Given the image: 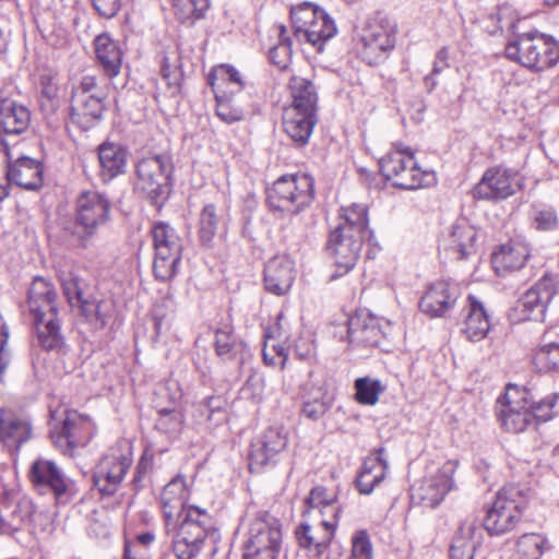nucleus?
<instances>
[{"mask_svg": "<svg viewBox=\"0 0 559 559\" xmlns=\"http://www.w3.org/2000/svg\"><path fill=\"white\" fill-rule=\"evenodd\" d=\"M111 218V201L98 190L81 191L73 204V215L59 221L60 237L64 242L86 248L98 230Z\"/></svg>", "mask_w": 559, "mask_h": 559, "instance_id": "f257e3e1", "label": "nucleus"}, {"mask_svg": "<svg viewBox=\"0 0 559 559\" xmlns=\"http://www.w3.org/2000/svg\"><path fill=\"white\" fill-rule=\"evenodd\" d=\"M241 525L245 530L242 559H277L283 539L277 518L262 510L247 512Z\"/></svg>", "mask_w": 559, "mask_h": 559, "instance_id": "f03ea898", "label": "nucleus"}, {"mask_svg": "<svg viewBox=\"0 0 559 559\" xmlns=\"http://www.w3.org/2000/svg\"><path fill=\"white\" fill-rule=\"evenodd\" d=\"M504 53L509 60L540 72L559 62V41L538 32L523 33L507 44Z\"/></svg>", "mask_w": 559, "mask_h": 559, "instance_id": "7ed1b4c3", "label": "nucleus"}, {"mask_svg": "<svg viewBox=\"0 0 559 559\" xmlns=\"http://www.w3.org/2000/svg\"><path fill=\"white\" fill-rule=\"evenodd\" d=\"M397 23L386 13L369 15L358 32L360 56L370 66L386 60L396 45Z\"/></svg>", "mask_w": 559, "mask_h": 559, "instance_id": "20e7f679", "label": "nucleus"}, {"mask_svg": "<svg viewBox=\"0 0 559 559\" xmlns=\"http://www.w3.org/2000/svg\"><path fill=\"white\" fill-rule=\"evenodd\" d=\"M181 523L171 521L173 551L178 559H193L201 550L209 531L213 527L212 516L206 510L189 506L178 515Z\"/></svg>", "mask_w": 559, "mask_h": 559, "instance_id": "39448f33", "label": "nucleus"}, {"mask_svg": "<svg viewBox=\"0 0 559 559\" xmlns=\"http://www.w3.org/2000/svg\"><path fill=\"white\" fill-rule=\"evenodd\" d=\"M267 203L272 211L297 215L314 198L313 180L308 175H284L267 189Z\"/></svg>", "mask_w": 559, "mask_h": 559, "instance_id": "423d86ee", "label": "nucleus"}, {"mask_svg": "<svg viewBox=\"0 0 559 559\" xmlns=\"http://www.w3.org/2000/svg\"><path fill=\"white\" fill-rule=\"evenodd\" d=\"M136 186L151 200L162 206L168 199L174 174L173 158L168 154L143 157L136 163Z\"/></svg>", "mask_w": 559, "mask_h": 559, "instance_id": "0eeeda50", "label": "nucleus"}, {"mask_svg": "<svg viewBox=\"0 0 559 559\" xmlns=\"http://www.w3.org/2000/svg\"><path fill=\"white\" fill-rule=\"evenodd\" d=\"M28 479L36 492L51 496L57 506L68 504L78 493L75 481L48 459L38 457L32 463Z\"/></svg>", "mask_w": 559, "mask_h": 559, "instance_id": "6e6552de", "label": "nucleus"}, {"mask_svg": "<svg viewBox=\"0 0 559 559\" xmlns=\"http://www.w3.org/2000/svg\"><path fill=\"white\" fill-rule=\"evenodd\" d=\"M526 499L514 486L502 488L484 519L483 531L502 535L515 527L526 508Z\"/></svg>", "mask_w": 559, "mask_h": 559, "instance_id": "1a4fd4ad", "label": "nucleus"}, {"mask_svg": "<svg viewBox=\"0 0 559 559\" xmlns=\"http://www.w3.org/2000/svg\"><path fill=\"white\" fill-rule=\"evenodd\" d=\"M133 463L131 448L111 447L99 460L92 479L102 497H112Z\"/></svg>", "mask_w": 559, "mask_h": 559, "instance_id": "9d476101", "label": "nucleus"}, {"mask_svg": "<svg viewBox=\"0 0 559 559\" xmlns=\"http://www.w3.org/2000/svg\"><path fill=\"white\" fill-rule=\"evenodd\" d=\"M338 520L321 516H302V521L295 530L298 545L306 549L311 556L320 557L330 546Z\"/></svg>", "mask_w": 559, "mask_h": 559, "instance_id": "9b49d317", "label": "nucleus"}, {"mask_svg": "<svg viewBox=\"0 0 559 559\" xmlns=\"http://www.w3.org/2000/svg\"><path fill=\"white\" fill-rule=\"evenodd\" d=\"M456 466V462L448 461L433 475L426 477L417 487H413L412 502L430 509L438 507L454 487L453 475Z\"/></svg>", "mask_w": 559, "mask_h": 559, "instance_id": "f8f14e48", "label": "nucleus"}, {"mask_svg": "<svg viewBox=\"0 0 559 559\" xmlns=\"http://www.w3.org/2000/svg\"><path fill=\"white\" fill-rule=\"evenodd\" d=\"M366 237L334 229L329 236L326 251L332 258L336 271L331 280L347 274L356 265Z\"/></svg>", "mask_w": 559, "mask_h": 559, "instance_id": "ddd939ff", "label": "nucleus"}, {"mask_svg": "<svg viewBox=\"0 0 559 559\" xmlns=\"http://www.w3.org/2000/svg\"><path fill=\"white\" fill-rule=\"evenodd\" d=\"M558 288L557 276L548 274L528 288L518 301V309L523 314V319L545 321L548 305L558 294Z\"/></svg>", "mask_w": 559, "mask_h": 559, "instance_id": "4468645a", "label": "nucleus"}, {"mask_svg": "<svg viewBox=\"0 0 559 559\" xmlns=\"http://www.w3.org/2000/svg\"><path fill=\"white\" fill-rule=\"evenodd\" d=\"M287 445V438L282 429L271 427L251 443L249 469L261 472L264 467L274 466Z\"/></svg>", "mask_w": 559, "mask_h": 559, "instance_id": "2eb2a0df", "label": "nucleus"}, {"mask_svg": "<svg viewBox=\"0 0 559 559\" xmlns=\"http://www.w3.org/2000/svg\"><path fill=\"white\" fill-rule=\"evenodd\" d=\"M4 162L7 163L8 185H0V201L9 195L8 186L10 183L26 190H37L41 187L44 168L40 162L27 156H21L12 162L10 154Z\"/></svg>", "mask_w": 559, "mask_h": 559, "instance_id": "dca6fc26", "label": "nucleus"}, {"mask_svg": "<svg viewBox=\"0 0 559 559\" xmlns=\"http://www.w3.org/2000/svg\"><path fill=\"white\" fill-rule=\"evenodd\" d=\"M516 188L515 174L502 167H492L484 173L472 193L475 199L498 201L513 195Z\"/></svg>", "mask_w": 559, "mask_h": 559, "instance_id": "f3484780", "label": "nucleus"}, {"mask_svg": "<svg viewBox=\"0 0 559 559\" xmlns=\"http://www.w3.org/2000/svg\"><path fill=\"white\" fill-rule=\"evenodd\" d=\"M461 296L457 284L449 281L431 283L419 300V309L430 318L444 317Z\"/></svg>", "mask_w": 559, "mask_h": 559, "instance_id": "a211bd4d", "label": "nucleus"}, {"mask_svg": "<svg viewBox=\"0 0 559 559\" xmlns=\"http://www.w3.org/2000/svg\"><path fill=\"white\" fill-rule=\"evenodd\" d=\"M385 337L380 320L359 311L347 320V341L353 346L377 347Z\"/></svg>", "mask_w": 559, "mask_h": 559, "instance_id": "6ab92c4d", "label": "nucleus"}, {"mask_svg": "<svg viewBox=\"0 0 559 559\" xmlns=\"http://www.w3.org/2000/svg\"><path fill=\"white\" fill-rule=\"evenodd\" d=\"M484 532L475 516L464 519L453 536L450 559H476L483 545Z\"/></svg>", "mask_w": 559, "mask_h": 559, "instance_id": "aec40b11", "label": "nucleus"}, {"mask_svg": "<svg viewBox=\"0 0 559 559\" xmlns=\"http://www.w3.org/2000/svg\"><path fill=\"white\" fill-rule=\"evenodd\" d=\"M296 277L294 262L284 254L270 259L264 267V287L274 295L287 294Z\"/></svg>", "mask_w": 559, "mask_h": 559, "instance_id": "412c9836", "label": "nucleus"}, {"mask_svg": "<svg viewBox=\"0 0 559 559\" xmlns=\"http://www.w3.org/2000/svg\"><path fill=\"white\" fill-rule=\"evenodd\" d=\"M104 96L70 97L69 119L82 131H88L103 119Z\"/></svg>", "mask_w": 559, "mask_h": 559, "instance_id": "4be33fe9", "label": "nucleus"}, {"mask_svg": "<svg viewBox=\"0 0 559 559\" xmlns=\"http://www.w3.org/2000/svg\"><path fill=\"white\" fill-rule=\"evenodd\" d=\"M32 437L28 421L16 416L11 409L0 406V442L10 451H17Z\"/></svg>", "mask_w": 559, "mask_h": 559, "instance_id": "5701e85b", "label": "nucleus"}, {"mask_svg": "<svg viewBox=\"0 0 559 559\" xmlns=\"http://www.w3.org/2000/svg\"><path fill=\"white\" fill-rule=\"evenodd\" d=\"M57 292L51 282L35 277L28 289V308L34 318L58 316Z\"/></svg>", "mask_w": 559, "mask_h": 559, "instance_id": "b1692460", "label": "nucleus"}, {"mask_svg": "<svg viewBox=\"0 0 559 559\" xmlns=\"http://www.w3.org/2000/svg\"><path fill=\"white\" fill-rule=\"evenodd\" d=\"M318 122V114L284 107L282 123L284 132L297 145L309 142L313 128Z\"/></svg>", "mask_w": 559, "mask_h": 559, "instance_id": "393cba45", "label": "nucleus"}, {"mask_svg": "<svg viewBox=\"0 0 559 559\" xmlns=\"http://www.w3.org/2000/svg\"><path fill=\"white\" fill-rule=\"evenodd\" d=\"M186 498V479L182 475H177L165 485L160 495V503L167 533L170 532L171 521L175 516L180 515V513H185L188 509L185 504Z\"/></svg>", "mask_w": 559, "mask_h": 559, "instance_id": "a878e982", "label": "nucleus"}, {"mask_svg": "<svg viewBox=\"0 0 559 559\" xmlns=\"http://www.w3.org/2000/svg\"><path fill=\"white\" fill-rule=\"evenodd\" d=\"M518 393L516 388L507 389L503 396L506 404L499 413L502 427L514 433L524 431L533 423V414H531L530 408L521 405V402L513 397V394Z\"/></svg>", "mask_w": 559, "mask_h": 559, "instance_id": "bb28decb", "label": "nucleus"}, {"mask_svg": "<svg viewBox=\"0 0 559 559\" xmlns=\"http://www.w3.org/2000/svg\"><path fill=\"white\" fill-rule=\"evenodd\" d=\"M99 177L103 182H109L123 174L127 167L128 151L120 144L104 142L98 146Z\"/></svg>", "mask_w": 559, "mask_h": 559, "instance_id": "cd10ccee", "label": "nucleus"}, {"mask_svg": "<svg viewBox=\"0 0 559 559\" xmlns=\"http://www.w3.org/2000/svg\"><path fill=\"white\" fill-rule=\"evenodd\" d=\"M80 317L94 331L105 329L115 313V301L111 298L85 297L78 305Z\"/></svg>", "mask_w": 559, "mask_h": 559, "instance_id": "c85d7f7f", "label": "nucleus"}, {"mask_svg": "<svg viewBox=\"0 0 559 559\" xmlns=\"http://www.w3.org/2000/svg\"><path fill=\"white\" fill-rule=\"evenodd\" d=\"M31 123L29 109L11 98L0 99V128L5 134H22Z\"/></svg>", "mask_w": 559, "mask_h": 559, "instance_id": "c756f323", "label": "nucleus"}, {"mask_svg": "<svg viewBox=\"0 0 559 559\" xmlns=\"http://www.w3.org/2000/svg\"><path fill=\"white\" fill-rule=\"evenodd\" d=\"M290 104L286 107L318 114V87L310 79L293 75L288 81Z\"/></svg>", "mask_w": 559, "mask_h": 559, "instance_id": "7c9ffc66", "label": "nucleus"}, {"mask_svg": "<svg viewBox=\"0 0 559 559\" xmlns=\"http://www.w3.org/2000/svg\"><path fill=\"white\" fill-rule=\"evenodd\" d=\"M215 353L224 360L238 358L240 364L250 355L247 344L235 334L234 326L225 323L215 330Z\"/></svg>", "mask_w": 559, "mask_h": 559, "instance_id": "2f4dec72", "label": "nucleus"}, {"mask_svg": "<svg viewBox=\"0 0 559 559\" xmlns=\"http://www.w3.org/2000/svg\"><path fill=\"white\" fill-rule=\"evenodd\" d=\"M38 105L46 119H52L61 107L57 75L45 70L38 75Z\"/></svg>", "mask_w": 559, "mask_h": 559, "instance_id": "473e14b6", "label": "nucleus"}, {"mask_svg": "<svg viewBox=\"0 0 559 559\" xmlns=\"http://www.w3.org/2000/svg\"><path fill=\"white\" fill-rule=\"evenodd\" d=\"M337 496L323 486L313 487L305 499L302 516H321L338 520L340 508L335 504Z\"/></svg>", "mask_w": 559, "mask_h": 559, "instance_id": "72a5a7b5", "label": "nucleus"}, {"mask_svg": "<svg viewBox=\"0 0 559 559\" xmlns=\"http://www.w3.org/2000/svg\"><path fill=\"white\" fill-rule=\"evenodd\" d=\"M463 333L472 342L483 340L490 330V322L483 304L474 296L467 297Z\"/></svg>", "mask_w": 559, "mask_h": 559, "instance_id": "f704fd0d", "label": "nucleus"}, {"mask_svg": "<svg viewBox=\"0 0 559 559\" xmlns=\"http://www.w3.org/2000/svg\"><path fill=\"white\" fill-rule=\"evenodd\" d=\"M334 402V394L329 391L325 383H309L304 395L302 414L311 419H320Z\"/></svg>", "mask_w": 559, "mask_h": 559, "instance_id": "c9c22d12", "label": "nucleus"}, {"mask_svg": "<svg viewBox=\"0 0 559 559\" xmlns=\"http://www.w3.org/2000/svg\"><path fill=\"white\" fill-rule=\"evenodd\" d=\"M527 258L528 251L524 246L508 242L501 245L499 250L492 253L491 263L496 273L503 275L504 273L522 269Z\"/></svg>", "mask_w": 559, "mask_h": 559, "instance_id": "e433bc0d", "label": "nucleus"}, {"mask_svg": "<svg viewBox=\"0 0 559 559\" xmlns=\"http://www.w3.org/2000/svg\"><path fill=\"white\" fill-rule=\"evenodd\" d=\"M95 53L105 73L116 76L121 69L122 52L118 44L107 33L98 35L95 40Z\"/></svg>", "mask_w": 559, "mask_h": 559, "instance_id": "4c0bfd02", "label": "nucleus"}, {"mask_svg": "<svg viewBox=\"0 0 559 559\" xmlns=\"http://www.w3.org/2000/svg\"><path fill=\"white\" fill-rule=\"evenodd\" d=\"M227 215L224 209L209 203L203 206L199 218V239L203 246H210L214 237L226 229Z\"/></svg>", "mask_w": 559, "mask_h": 559, "instance_id": "58836bf2", "label": "nucleus"}, {"mask_svg": "<svg viewBox=\"0 0 559 559\" xmlns=\"http://www.w3.org/2000/svg\"><path fill=\"white\" fill-rule=\"evenodd\" d=\"M557 328L545 331L534 354V364L540 371H559V340Z\"/></svg>", "mask_w": 559, "mask_h": 559, "instance_id": "ea45409f", "label": "nucleus"}, {"mask_svg": "<svg viewBox=\"0 0 559 559\" xmlns=\"http://www.w3.org/2000/svg\"><path fill=\"white\" fill-rule=\"evenodd\" d=\"M34 324L38 343L44 349L60 352L64 347L66 342L57 316L34 318Z\"/></svg>", "mask_w": 559, "mask_h": 559, "instance_id": "a19ab883", "label": "nucleus"}, {"mask_svg": "<svg viewBox=\"0 0 559 559\" xmlns=\"http://www.w3.org/2000/svg\"><path fill=\"white\" fill-rule=\"evenodd\" d=\"M61 427L64 433H67L68 442H71L72 447H83L91 439L92 421L88 416H83L76 411L66 412Z\"/></svg>", "mask_w": 559, "mask_h": 559, "instance_id": "79ce46f5", "label": "nucleus"}, {"mask_svg": "<svg viewBox=\"0 0 559 559\" xmlns=\"http://www.w3.org/2000/svg\"><path fill=\"white\" fill-rule=\"evenodd\" d=\"M335 229H342L344 233L356 234L368 237V212L361 204L353 203L349 206H343L340 212V223Z\"/></svg>", "mask_w": 559, "mask_h": 559, "instance_id": "37998d69", "label": "nucleus"}, {"mask_svg": "<svg viewBox=\"0 0 559 559\" xmlns=\"http://www.w3.org/2000/svg\"><path fill=\"white\" fill-rule=\"evenodd\" d=\"M389 180L392 181L394 187L405 190H415L431 185L435 181V177L432 173L421 170L415 157H413V164H407L404 170Z\"/></svg>", "mask_w": 559, "mask_h": 559, "instance_id": "c03bdc74", "label": "nucleus"}, {"mask_svg": "<svg viewBox=\"0 0 559 559\" xmlns=\"http://www.w3.org/2000/svg\"><path fill=\"white\" fill-rule=\"evenodd\" d=\"M389 462H383V467L379 468L374 461H364L359 473L355 479V485L359 493L370 495L386 477Z\"/></svg>", "mask_w": 559, "mask_h": 559, "instance_id": "a18cd8bd", "label": "nucleus"}, {"mask_svg": "<svg viewBox=\"0 0 559 559\" xmlns=\"http://www.w3.org/2000/svg\"><path fill=\"white\" fill-rule=\"evenodd\" d=\"M336 32L337 28L335 22L322 9L318 19H314L302 36L312 46L318 47V50H321L324 43L334 37Z\"/></svg>", "mask_w": 559, "mask_h": 559, "instance_id": "49530a36", "label": "nucleus"}, {"mask_svg": "<svg viewBox=\"0 0 559 559\" xmlns=\"http://www.w3.org/2000/svg\"><path fill=\"white\" fill-rule=\"evenodd\" d=\"M151 234L154 251L182 252V239L170 224L157 222L153 225Z\"/></svg>", "mask_w": 559, "mask_h": 559, "instance_id": "de8ad7c7", "label": "nucleus"}, {"mask_svg": "<svg viewBox=\"0 0 559 559\" xmlns=\"http://www.w3.org/2000/svg\"><path fill=\"white\" fill-rule=\"evenodd\" d=\"M394 148L379 160L380 171L386 180L404 170L407 164H413L414 154L409 147L401 148L394 144Z\"/></svg>", "mask_w": 559, "mask_h": 559, "instance_id": "09e8293b", "label": "nucleus"}, {"mask_svg": "<svg viewBox=\"0 0 559 559\" xmlns=\"http://www.w3.org/2000/svg\"><path fill=\"white\" fill-rule=\"evenodd\" d=\"M182 252L154 251L153 274L159 282H168L178 273Z\"/></svg>", "mask_w": 559, "mask_h": 559, "instance_id": "8fccbe9b", "label": "nucleus"}, {"mask_svg": "<svg viewBox=\"0 0 559 559\" xmlns=\"http://www.w3.org/2000/svg\"><path fill=\"white\" fill-rule=\"evenodd\" d=\"M210 0H173L174 14L182 24H193L204 17Z\"/></svg>", "mask_w": 559, "mask_h": 559, "instance_id": "3c124183", "label": "nucleus"}, {"mask_svg": "<svg viewBox=\"0 0 559 559\" xmlns=\"http://www.w3.org/2000/svg\"><path fill=\"white\" fill-rule=\"evenodd\" d=\"M355 400L361 405H376L379 396L385 391V385L379 379L370 377L358 378L354 382Z\"/></svg>", "mask_w": 559, "mask_h": 559, "instance_id": "603ef678", "label": "nucleus"}, {"mask_svg": "<svg viewBox=\"0 0 559 559\" xmlns=\"http://www.w3.org/2000/svg\"><path fill=\"white\" fill-rule=\"evenodd\" d=\"M547 548V538L536 533L523 534L516 542L519 559H540Z\"/></svg>", "mask_w": 559, "mask_h": 559, "instance_id": "864d4df0", "label": "nucleus"}, {"mask_svg": "<svg viewBox=\"0 0 559 559\" xmlns=\"http://www.w3.org/2000/svg\"><path fill=\"white\" fill-rule=\"evenodd\" d=\"M322 9L311 2L297 4L290 10V20L297 36L304 35Z\"/></svg>", "mask_w": 559, "mask_h": 559, "instance_id": "5fc2aeb1", "label": "nucleus"}, {"mask_svg": "<svg viewBox=\"0 0 559 559\" xmlns=\"http://www.w3.org/2000/svg\"><path fill=\"white\" fill-rule=\"evenodd\" d=\"M450 238L452 249L460 254L461 259H465L474 252L477 234L472 227L454 226Z\"/></svg>", "mask_w": 559, "mask_h": 559, "instance_id": "6e6d98bb", "label": "nucleus"}, {"mask_svg": "<svg viewBox=\"0 0 559 559\" xmlns=\"http://www.w3.org/2000/svg\"><path fill=\"white\" fill-rule=\"evenodd\" d=\"M292 41L286 36V29L283 25L280 26V41L272 47L269 51L270 61L280 70H286L292 60Z\"/></svg>", "mask_w": 559, "mask_h": 559, "instance_id": "4d7b16f0", "label": "nucleus"}, {"mask_svg": "<svg viewBox=\"0 0 559 559\" xmlns=\"http://www.w3.org/2000/svg\"><path fill=\"white\" fill-rule=\"evenodd\" d=\"M216 116L225 123L231 124L241 121L245 117L243 109L227 95L215 93Z\"/></svg>", "mask_w": 559, "mask_h": 559, "instance_id": "13d9d810", "label": "nucleus"}, {"mask_svg": "<svg viewBox=\"0 0 559 559\" xmlns=\"http://www.w3.org/2000/svg\"><path fill=\"white\" fill-rule=\"evenodd\" d=\"M160 74L166 82L167 91L171 97L177 96L181 91L183 73L177 62L170 63L167 56H163L160 62Z\"/></svg>", "mask_w": 559, "mask_h": 559, "instance_id": "bf43d9fd", "label": "nucleus"}, {"mask_svg": "<svg viewBox=\"0 0 559 559\" xmlns=\"http://www.w3.org/2000/svg\"><path fill=\"white\" fill-rule=\"evenodd\" d=\"M225 401L221 396H210L199 405V411L206 416L209 428L216 427L226 420Z\"/></svg>", "mask_w": 559, "mask_h": 559, "instance_id": "052dcab7", "label": "nucleus"}, {"mask_svg": "<svg viewBox=\"0 0 559 559\" xmlns=\"http://www.w3.org/2000/svg\"><path fill=\"white\" fill-rule=\"evenodd\" d=\"M183 426V415L176 408H162L158 411V418L155 427L169 436L180 433Z\"/></svg>", "mask_w": 559, "mask_h": 559, "instance_id": "680f3d73", "label": "nucleus"}, {"mask_svg": "<svg viewBox=\"0 0 559 559\" xmlns=\"http://www.w3.org/2000/svg\"><path fill=\"white\" fill-rule=\"evenodd\" d=\"M153 466L154 455L145 450L136 463L132 479L129 484L132 491L138 492L144 487V481L153 471Z\"/></svg>", "mask_w": 559, "mask_h": 559, "instance_id": "e2e57ef3", "label": "nucleus"}, {"mask_svg": "<svg viewBox=\"0 0 559 559\" xmlns=\"http://www.w3.org/2000/svg\"><path fill=\"white\" fill-rule=\"evenodd\" d=\"M60 283L63 289V294L71 305L80 304L85 298L82 287L81 280L73 273H63L60 275Z\"/></svg>", "mask_w": 559, "mask_h": 559, "instance_id": "0e129e2a", "label": "nucleus"}, {"mask_svg": "<svg viewBox=\"0 0 559 559\" xmlns=\"http://www.w3.org/2000/svg\"><path fill=\"white\" fill-rule=\"evenodd\" d=\"M558 401L559 395H555L527 406L531 414H533V421L545 423L557 415L558 412L555 411V406Z\"/></svg>", "mask_w": 559, "mask_h": 559, "instance_id": "69168bd1", "label": "nucleus"}, {"mask_svg": "<svg viewBox=\"0 0 559 559\" xmlns=\"http://www.w3.org/2000/svg\"><path fill=\"white\" fill-rule=\"evenodd\" d=\"M154 539V534L146 532L138 535L135 540L132 543L126 542L123 559H146L142 550L146 546L151 545Z\"/></svg>", "mask_w": 559, "mask_h": 559, "instance_id": "338daca9", "label": "nucleus"}, {"mask_svg": "<svg viewBox=\"0 0 559 559\" xmlns=\"http://www.w3.org/2000/svg\"><path fill=\"white\" fill-rule=\"evenodd\" d=\"M345 556L353 557V559H371L372 545L369 536L365 531L357 532L352 539V550Z\"/></svg>", "mask_w": 559, "mask_h": 559, "instance_id": "774afa93", "label": "nucleus"}]
</instances>
